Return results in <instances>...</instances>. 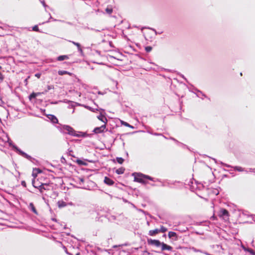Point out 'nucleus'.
<instances>
[{"mask_svg": "<svg viewBox=\"0 0 255 255\" xmlns=\"http://www.w3.org/2000/svg\"><path fill=\"white\" fill-rule=\"evenodd\" d=\"M61 130L65 133L76 137H85L86 135V133L75 131L73 128L68 125L63 126Z\"/></svg>", "mask_w": 255, "mask_h": 255, "instance_id": "1", "label": "nucleus"}, {"mask_svg": "<svg viewBox=\"0 0 255 255\" xmlns=\"http://www.w3.org/2000/svg\"><path fill=\"white\" fill-rule=\"evenodd\" d=\"M133 175H134V181L139 183H145V179L152 180V178L147 175H144L140 173H134Z\"/></svg>", "mask_w": 255, "mask_h": 255, "instance_id": "2", "label": "nucleus"}, {"mask_svg": "<svg viewBox=\"0 0 255 255\" xmlns=\"http://www.w3.org/2000/svg\"><path fill=\"white\" fill-rule=\"evenodd\" d=\"M35 184V183L34 180H33L32 181L33 186L35 188H38L41 193H43V190H49V185L48 184L43 183V184H41L40 185H36Z\"/></svg>", "mask_w": 255, "mask_h": 255, "instance_id": "3", "label": "nucleus"}, {"mask_svg": "<svg viewBox=\"0 0 255 255\" xmlns=\"http://www.w3.org/2000/svg\"><path fill=\"white\" fill-rule=\"evenodd\" d=\"M218 215L225 221H227L229 219V212L225 209H221L219 212Z\"/></svg>", "mask_w": 255, "mask_h": 255, "instance_id": "4", "label": "nucleus"}, {"mask_svg": "<svg viewBox=\"0 0 255 255\" xmlns=\"http://www.w3.org/2000/svg\"><path fill=\"white\" fill-rule=\"evenodd\" d=\"M147 243L149 245L156 246L157 247H159L161 246V243L157 240H152V239H148Z\"/></svg>", "mask_w": 255, "mask_h": 255, "instance_id": "5", "label": "nucleus"}, {"mask_svg": "<svg viewBox=\"0 0 255 255\" xmlns=\"http://www.w3.org/2000/svg\"><path fill=\"white\" fill-rule=\"evenodd\" d=\"M106 128V124H104L100 127H97L94 128L93 132L95 133H100L104 132Z\"/></svg>", "mask_w": 255, "mask_h": 255, "instance_id": "6", "label": "nucleus"}, {"mask_svg": "<svg viewBox=\"0 0 255 255\" xmlns=\"http://www.w3.org/2000/svg\"><path fill=\"white\" fill-rule=\"evenodd\" d=\"M100 111H101V112L100 114L97 116V118L102 122L104 123V124H107L108 120L106 118V117L103 114V113L104 112V110L103 109H100Z\"/></svg>", "mask_w": 255, "mask_h": 255, "instance_id": "7", "label": "nucleus"}, {"mask_svg": "<svg viewBox=\"0 0 255 255\" xmlns=\"http://www.w3.org/2000/svg\"><path fill=\"white\" fill-rule=\"evenodd\" d=\"M161 246L162 251H164V250L171 251L172 249V248L171 246L167 245L164 243H161Z\"/></svg>", "mask_w": 255, "mask_h": 255, "instance_id": "8", "label": "nucleus"}, {"mask_svg": "<svg viewBox=\"0 0 255 255\" xmlns=\"http://www.w3.org/2000/svg\"><path fill=\"white\" fill-rule=\"evenodd\" d=\"M104 182L106 184L109 185H112L114 183V182L113 181V180H112L111 179H110L107 177H105Z\"/></svg>", "mask_w": 255, "mask_h": 255, "instance_id": "9", "label": "nucleus"}, {"mask_svg": "<svg viewBox=\"0 0 255 255\" xmlns=\"http://www.w3.org/2000/svg\"><path fill=\"white\" fill-rule=\"evenodd\" d=\"M158 233H159V229H156L155 230H150L148 232V235L150 236H154Z\"/></svg>", "mask_w": 255, "mask_h": 255, "instance_id": "10", "label": "nucleus"}, {"mask_svg": "<svg viewBox=\"0 0 255 255\" xmlns=\"http://www.w3.org/2000/svg\"><path fill=\"white\" fill-rule=\"evenodd\" d=\"M48 118L51 121V122L53 123H58V119H57V118L56 117H55L53 115H49L48 116Z\"/></svg>", "mask_w": 255, "mask_h": 255, "instance_id": "11", "label": "nucleus"}, {"mask_svg": "<svg viewBox=\"0 0 255 255\" xmlns=\"http://www.w3.org/2000/svg\"><path fill=\"white\" fill-rule=\"evenodd\" d=\"M58 73L59 75H63L64 74H68L70 76L72 75V73L64 70H59L58 71Z\"/></svg>", "mask_w": 255, "mask_h": 255, "instance_id": "12", "label": "nucleus"}, {"mask_svg": "<svg viewBox=\"0 0 255 255\" xmlns=\"http://www.w3.org/2000/svg\"><path fill=\"white\" fill-rule=\"evenodd\" d=\"M70 42H72L74 45H76L77 47L78 50L80 52H81V53L83 52V50L81 47V45L79 43H77V42H76L74 41H70Z\"/></svg>", "mask_w": 255, "mask_h": 255, "instance_id": "13", "label": "nucleus"}, {"mask_svg": "<svg viewBox=\"0 0 255 255\" xmlns=\"http://www.w3.org/2000/svg\"><path fill=\"white\" fill-rule=\"evenodd\" d=\"M69 57L67 55H61L57 57V60L63 61L65 59H68Z\"/></svg>", "mask_w": 255, "mask_h": 255, "instance_id": "14", "label": "nucleus"}, {"mask_svg": "<svg viewBox=\"0 0 255 255\" xmlns=\"http://www.w3.org/2000/svg\"><path fill=\"white\" fill-rule=\"evenodd\" d=\"M16 150L23 156H24V157H26L27 158H29L30 157V156L29 155H28L26 153H24V152H23L22 151L20 150V149H19L16 148Z\"/></svg>", "mask_w": 255, "mask_h": 255, "instance_id": "15", "label": "nucleus"}, {"mask_svg": "<svg viewBox=\"0 0 255 255\" xmlns=\"http://www.w3.org/2000/svg\"><path fill=\"white\" fill-rule=\"evenodd\" d=\"M58 205L59 208H62L65 207L66 206V203L63 201H59L58 202Z\"/></svg>", "mask_w": 255, "mask_h": 255, "instance_id": "16", "label": "nucleus"}, {"mask_svg": "<svg viewBox=\"0 0 255 255\" xmlns=\"http://www.w3.org/2000/svg\"><path fill=\"white\" fill-rule=\"evenodd\" d=\"M125 171V169L124 168H120L119 169H117L116 171V172L118 174H121L124 173Z\"/></svg>", "mask_w": 255, "mask_h": 255, "instance_id": "17", "label": "nucleus"}, {"mask_svg": "<svg viewBox=\"0 0 255 255\" xmlns=\"http://www.w3.org/2000/svg\"><path fill=\"white\" fill-rule=\"evenodd\" d=\"M168 237L169 238H171L172 237H176L177 235L176 233L174 232H169L168 233Z\"/></svg>", "mask_w": 255, "mask_h": 255, "instance_id": "18", "label": "nucleus"}, {"mask_svg": "<svg viewBox=\"0 0 255 255\" xmlns=\"http://www.w3.org/2000/svg\"><path fill=\"white\" fill-rule=\"evenodd\" d=\"M243 248L245 251L249 252L252 255H255V253L254 252V251L253 250H252L251 249H247L245 247H243Z\"/></svg>", "mask_w": 255, "mask_h": 255, "instance_id": "19", "label": "nucleus"}, {"mask_svg": "<svg viewBox=\"0 0 255 255\" xmlns=\"http://www.w3.org/2000/svg\"><path fill=\"white\" fill-rule=\"evenodd\" d=\"M234 168L235 170L238 171L239 172H242L244 171V168L240 166H235Z\"/></svg>", "mask_w": 255, "mask_h": 255, "instance_id": "20", "label": "nucleus"}, {"mask_svg": "<svg viewBox=\"0 0 255 255\" xmlns=\"http://www.w3.org/2000/svg\"><path fill=\"white\" fill-rule=\"evenodd\" d=\"M167 230V228L163 226H161L160 229H159V233H165Z\"/></svg>", "mask_w": 255, "mask_h": 255, "instance_id": "21", "label": "nucleus"}, {"mask_svg": "<svg viewBox=\"0 0 255 255\" xmlns=\"http://www.w3.org/2000/svg\"><path fill=\"white\" fill-rule=\"evenodd\" d=\"M117 161L119 163L122 164L124 161V159L122 157H117Z\"/></svg>", "mask_w": 255, "mask_h": 255, "instance_id": "22", "label": "nucleus"}, {"mask_svg": "<svg viewBox=\"0 0 255 255\" xmlns=\"http://www.w3.org/2000/svg\"><path fill=\"white\" fill-rule=\"evenodd\" d=\"M30 207H31V210L34 213H37L36 212V210L33 205V204L32 203H30V205H29Z\"/></svg>", "mask_w": 255, "mask_h": 255, "instance_id": "23", "label": "nucleus"}, {"mask_svg": "<svg viewBox=\"0 0 255 255\" xmlns=\"http://www.w3.org/2000/svg\"><path fill=\"white\" fill-rule=\"evenodd\" d=\"M76 162L79 165H85V163L80 159H77Z\"/></svg>", "mask_w": 255, "mask_h": 255, "instance_id": "24", "label": "nucleus"}, {"mask_svg": "<svg viewBox=\"0 0 255 255\" xmlns=\"http://www.w3.org/2000/svg\"><path fill=\"white\" fill-rule=\"evenodd\" d=\"M146 52H150L152 50V47L150 46H147L145 48Z\"/></svg>", "mask_w": 255, "mask_h": 255, "instance_id": "25", "label": "nucleus"}, {"mask_svg": "<svg viewBox=\"0 0 255 255\" xmlns=\"http://www.w3.org/2000/svg\"><path fill=\"white\" fill-rule=\"evenodd\" d=\"M38 95V93H32L30 96V98H35L37 95Z\"/></svg>", "mask_w": 255, "mask_h": 255, "instance_id": "26", "label": "nucleus"}, {"mask_svg": "<svg viewBox=\"0 0 255 255\" xmlns=\"http://www.w3.org/2000/svg\"><path fill=\"white\" fill-rule=\"evenodd\" d=\"M32 29L33 31H39V28H38V27L37 25H35L32 28Z\"/></svg>", "mask_w": 255, "mask_h": 255, "instance_id": "27", "label": "nucleus"}, {"mask_svg": "<svg viewBox=\"0 0 255 255\" xmlns=\"http://www.w3.org/2000/svg\"><path fill=\"white\" fill-rule=\"evenodd\" d=\"M54 89V87L52 85H48L47 86V90L46 91V92L50 90L51 89Z\"/></svg>", "mask_w": 255, "mask_h": 255, "instance_id": "28", "label": "nucleus"}, {"mask_svg": "<svg viewBox=\"0 0 255 255\" xmlns=\"http://www.w3.org/2000/svg\"><path fill=\"white\" fill-rule=\"evenodd\" d=\"M192 250L193 251H194V252H201L200 250H197L196 249V248H192Z\"/></svg>", "mask_w": 255, "mask_h": 255, "instance_id": "29", "label": "nucleus"}, {"mask_svg": "<svg viewBox=\"0 0 255 255\" xmlns=\"http://www.w3.org/2000/svg\"><path fill=\"white\" fill-rule=\"evenodd\" d=\"M106 10L108 13H111L112 12V9L110 8H107Z\"/></svg>", "mask_w": 255, "mask_h": 255, "instance_id": "30", "label": "nucleus"}, {"mask_svg": "<svg viewBox=\"0 0 255 255\" xmlns=\"http://www.w3.org/2000/svg\"><path fill=\"white\" fill-rule=\"evenodd\" d=\"M35 76L36 77L38 78H39L40 77V76H41V74H40V73H36V74H35Z\"/></svg>", "mask_w": 255, "mask_h": 255, "instance_id": "31", "label": "nucleus"}, {"mask_svg": "<svg viewBox=\"0 0 255 255\" xmlns=\"http://www.w3.org/2000/svg\"><path fill=\"white\" fill-rule=\"evenodd\" d=\"M3 79V75L0 72V80H2Z\"/></svg>", "mask_w": 255, "mask_h": 255, "instance_id": "32", "label": "nucleus"}, {"mask_svg": "<svg viewBox=\"0 0 255 255\" xmlns=\"http://www.w3.org/2000/svg\"><path fill=\"white\" fill-rule=\"evenodd\" d=\"M21 184H22V185H23L24 187L26 186V183L24 181H22Z\"/></svg>", "mask_w": 255, "mask_h": 255, "instance_id": "33", "label": "nucleus"}, {"mask_svg": "<svg viewBox=\"0 0 255 255\" xmlns=\"http://www.w3.org/2000/svg\"><path fill=\"white\" fill-rule=\"evenodd\" d=\"M88 108L90 110H91V111H93V112H95V111L94 110V109H92L91 107H88Z\"/></svg>", "mask_w": 255, "mask_h": 255, "instance_id": "34", "label": "nucleus"}, {"mask_svg": "<svg viewBox=\"0 0 255 255\" xmlns=\"http://www.w3.org/2000/svg\"><path fill=\"white\" fill-rule=\"evenodd\" d=\"M125 125L127 127H130L129 125L127 123H125Z\"/></svg>", "mask_w": 255, "mask_h": 255, "instance_id": "35", "label": "nucleus"}, {"mask_svg": "<svg viewBox=\"0 0 255 255\" xmlns=\"http://www.w3.org/2000/svg\"><path fill=\"white\" fill-rule=\"evenodd\" d=\"M42 4L43 5V6H44V7H46V4H45V2H44V1H42Z\"/></svg>", "mask_w": 255, "mask_h": 255, "instance_id": "36", "label": "nucleus"}, {"mask_svg": "<svg viewBox=\"0 0 255 255\" xmlns=\"http://www.w3.org/2000/svg\"><path fill=\"white\" fill-rule=\"evenodd\" d=\"M49 15L50 14H49ZM50 18H52V16L51 15H50Z\"/></svg>", "mask_w": 255, "mask_h": 255, "instance_id": "37", "label": "nucleus"}, {"mask_svg": "<svg viewBox=\"0 0 255 255\" xmlns=\"http://www.w3.org/2000/svg\"><path fill=\"white\" fill-rule=\"evenodd\" d=\"M27 79H25V82H27Z\"/></svg>", "mask_w": 255, "mask_h": 255, "instance_id": "38", "label": "nucleus"}, {"mask_svg": "<svg viewBox=\"0 0 255 255\" xmlns=\"http://www.w3.org/2000/svg\"><path fill=\"white\" fill-rule=\"evenodd\" d=\"M81 181H82V182L83 181V179H81Z\"/></svg>", "mask_w": 255, "mask_h": 255, "instance_id": "39", "label": "nucleus"}, {"mask_svg": "<svg viewBox=\"0 0 255 255\" xmlns=\"http://www.w3.org/2000/svg\"><path fill=\"white\" fill-rule=\"evenodd\" d=\"M1 68V67L0 66V69Z\"/></svg>", "mask_w": 255, "mask_h": 255, "instance_id": "40", "label": "nucleus"}, {"mask_svg": "<svg viewBox=\"0 0 255 255\" xmlns=\"http://www.w3.org/2000/svg\"><path fill=\"white\" fill-rule=\"evenodd\" d=\"M76 255H79V254H77Z\"/></svg>", "mask_w": 255, "mask_h": 255, "instance_id": "41", "label": "nucleus"}]
</instances>
